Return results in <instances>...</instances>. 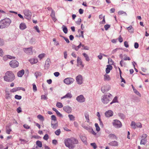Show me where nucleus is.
Here are the masks:
<instances>
[{
	"label": "nucleus",
	"instance_id": "nucleus-38",
	"mask_svg": "<svg viewBox=\"0 0 149 149\" xmlns=\"http://www.w3.org/2000/svg\"><path fill=\"white\" fill-rule=\"evenodd\" d=\"M51 118L52 121H53V122H57L56 120V117L55 116L52 115L51 116Z\"/></svg>",
	"mask_w": 149,
	"mask_h": 149
},
{
	"label": "nucleus",
	"instance_id": "nucleus-7",
	"mask_svg": "<svg viewBox=\"0 0 149 149\" xmlns=\"http://www.w3.org/2000/svg\"><path fill=\"white\" fill-rule=\"evenodd\" d=\"M9 64L10 66L13 68H15L18 66L19 63L16 60H13L10 62Z\"/></svg>",
	"mask_w": 149,
	"mask_h": 149
},
{
	"label": "nucleus",
	"instance_id": "nucleus-1",
	"mask_svg": "<svg viewBox=\"0 0 149 149\" xmlns=\"http://www.w3.org/2000/svg\"><path fill=\"white\" fill-rule=\"evenodd\" d=\"M3 77L5 81L8 82L13 81L15 78L14 74L11 71L6 72Z\"/></svg>",
	"mask_w": 149,
	"mask_h": 149
},
{
	"label": "nucleus",
	"instance_id": "nucleus-28",
	"mask_svg": "<svg viewBox=\"0 0 149 149\" xmlns=\"http://www.w3.org/2000/svg\"><path fill=\"white\" fill-rule=\"evenodd\" d=\"M81 44L80 43L79 45L77 46H76L74 45H72V47L73 49H74L76 51H77L81 47Z\"/></svg>",
	"mask_w": 149,
	"mask_h": 149
},
{
	"label": "nucleus",
	"instance_id": "nucleus-42",
	"mask_svg": "<svg viewBox=\"0 0 149 149\" xmlns=\"http://www.w3.org/2000/svg\"><path fill=\"white\" fill-rule=\"evenodd\" d=\"M68 116L70 120H74L75 117L73 115L69 114Z\"/></svg>",
	"mask_w": 149,
	"mask_h": 149
},
{
	"label": "nucleus",
	"instance_id": "nucleus-18",
	"mask_svg": "<svg viewBox=\"0 0 149 149\" xmlns=\"http://www.w3.org/2000/svg\"><path fill=\"white\" fill-rule=\"evenodd\" d=\"M51 127L54 129H56L58 127V122H53V121L51 122Z\"/></svg>",
	"mask_w": 149,
	"mask_h": 149
},
{
	"label": "nucleus",
	"instance_id": "nucleus-21",
	"mask_svg": "<svg viewBox=\"0 0 149 149\" xmlns=\"http://www.w3.org/2000/svg\"><path fill=\"white\" fill-rule=\"evenodd\" d=\"M109 144L110 146H117L118 145V142L115 141H112Z\"/></svg>",
	"mask_w": 149,
	"mask_h": 149
},
{
	"label": "nucleus",
	"instance_id": "nucleus-13",
	"mask_svg": "<svg viewBox=\"0 0 149 149\" xmlns=\"http://www.w3.org/2000/svg\"><path fill=\"white\" fill-rule=\"evenodd\" d=\"M63 110L68 113H71L72 110L71 108L68 106L64 107Z\"/></svg>",
	"mask_w": 149,
	"mask_h": 149
},
{
	"label": "nucleus",
	"instance_id": "nucleus-29",
	"mask_svg": "<svg viewBox=\"0 0 149 149\" xmlns=\"http://www.w3.org/2000/svg\"><path fill=\"white\" fill-rule=\"evenodd\" d=\"M128 31L130 33L134 32V29L132 26H130L127 28Z\"/></svg>",
	"mask_w": 149,
	"mask_h": 149
},
{
	"label": "nucleus",
	"instance_id": "nucleus-31",
	"mask_svg": "<svg viewBox=\"0 0 149 149\" xmlns=\"http://www.w3.org/2000/svg\"><path fill=\"white\" fill-rule=\"evenodd\" d=\"M131 126L132 128L135 129L136 128V123L134 121H132L131 124Z\"/></svg>",
	"mask_w": 149,
	"mask_h": 149
},
{
	"label": "nucleus",
	"instance_id": "nucleus-10",
	"mask_svg": "<svg viewBox=\"0 0 149 149\" xmlns=\"http://www.w3.org/2000/svg\"><path fill=\"white\" fill-rule=\"evenodd\" d=\"M76 100L81 103L85 101V98L83 95H80L78 96L76 99Z\"/></svg>",
	"mask_w": 149,
	"mask_h": 149
},
{
	"label": "nucleus",
	"instance_id": "nucleus-22",
	"mask_svg": "<svg viewBox=\"0 0 149 149\" xmlns=\"http://www.w3.org/2000/svg\"><path fill=\"white\" fill-rule=\"evenodd\" d=\"M24 70H22L19 71L17 73V76L19 77H22L24 74Z\"/></svg>",
	"mask_w": 149,
	"mask_h": 149
},
{
	"label": "nucleus",
	"instance_id": "nucleus-35",
	"mask_svg": "<svg viewBox=\"0 0 149 149\" xmlns=\"http://www.w3.org/2000/svg\"><path fill=\"white\" fill-rule=\"evenodd\" d=\"M56 106L59 108H61L63 107L62 103L59 102H57L56 104Z\"/></svg>",
	"mask_w": 149,
	"mask_h": 149
},
{
	"label": "nucleus",
	"instance_id": "nucleus-40",
	"mask_svg": "<svg viewBox=\"0 0 149 149\" xmlns=\"http://www.w3.org/2000/svg\"><path fill=\"white\" fill-rule=\"evenodd\" d=\"M45 54L44 53H42L39 55L38 56V57L41 60L42 59L45 57Z\"/></svg>",
	"mask_w": 149,
	"mask_h": 149
},
{
	"label": "nucleus",
	"instance_id": "nucleus-5",
	"mask_svg": "<svg viewBox=\"0 0 149 149\" xmlns=\"http://www.w3.org/2000/svg\"><path fill=\"white\" fill-rule=\"evenodd\" d=\"M24 13L25 15V17L28 19H31L32 16L31 12L28 9H25L24 10Z\"/></svg>",
	"mask_w": 149,
	"mask_h": 149
},
{
	"label": "nucleus",
	"instance_id": "nucleus-17",
	"mask_svg": "<svg viewBox=\"0 0 149 149\" xmlns=\"http://www.w3.org/2000/svg\"><path fill=\"white\" fill-rule=\"evenodd\" d=\"M15 57L14 56H12L9 55H6L4 56L3 58V60L5 61H7L8 59H12V58L15 59Z\"/></svg>",
	"mask_w": 149,
	"mask_h": 149
},
{
	"label": "nucleus",
	"instance_id": "nucleus-54",
	"mask_svg": "<svg viewBox=\"0 0 149 149\" xmlns=\"http://www.w3.org/2000/svg\"><path fill=\"white\" fill-rule=\"evenodd\" d=\"M110 27V26L109 24H106L104 26V28L106 30H107Z\"/></svg>",
	"mask_w": 149,
	"mask_h": 149
},
{
	"label": "nucleus",
	"instance_id": "nucleus-43",
	"mask_svg": "<svg viewBox=\"0 0 149 149\" xmlns=\"http://www.w3.org/2000/svg\"><path fill=\"white\" fill-rule=\"evenodd\" d=\"M37 118L39 119L42 121H43L44 120V118L40 114L38 115L37 116Z\"/></svg>",
	"mask_w": 149,
	"mask_h": 149
},
{
	"label": "nucleus",
	"instance_id": "nucleus-14",
	"mask_svg": "<svg viewBox=\"0 0 149 149\" xmlns=\"http://www.w3.org/2000/svg\"><path fill=\"white\" fill-rule=\"evenodd\" d=\"M51 63V62L49 59H47L46 60L45 65V69L47 70L49 69Z\"/></svg>",
	"mask_w": 149,
	"mask_h": 149
},
{
	"label": "nucleus",
	"instance_id": "nucleus-16",
	"mask_svg": "<svg viewBox=\"0 0 149 149\" xmlns=\"http://www.w3.org/2000/svg\"><path fill=\"white\" fill-rule=\"evenodd\" d=\"M72 97V95L70 93H68L65 96L61 98V99L65 98H71Z\"/></svg>",
	"mask_w": 149,
	"mask_h": 149
},
{
	"label": "nucleus",
	"instance_id": "nucleus-49",
	"mask_svg": "<svg viewBox=\"0 0 149 149\" xmlns=\"http://www.w3.org/2000/svg\"><path fill=\"white\" fill-rule=\"evenodd\" d=\"M91 145L93 148L94 149H96L97 148V146L95 143H92L91 144Z\"/></svg>",
	"mask_w": 149,
	"mask_h": 149
},
{
	"label": "nucleus",
	"instance_id": "nucleus-36",
	"mask_svg": "<svg viewBox=\"0 0 149 149\" xmlns=\"http://www.w3.org/2000/svg\"><path fill=\"white\" fill-rule=\"evenodd\" d=\"M36 144L38 147L41 148L42 146V143L41 141H37L36 142Z\"/></svg>",
	"mask_w": 149,
	"mask_h": 149
},
{
	"label": "nucleus",
	"instance_id": "nucleus-26",
	"mask_svg": "<svg viewBox=\"0 0 149 149\" xmlns=\"http://www.w3.org/2000/svg\"><path fill=\"white\" fill-rule=\"evenodd\" d=\"M132 88L133 89V90L134 91V92L137 95H138L139 96L141 97V94L136 90V89L134 86L132 85Z\"/></svg>",
	"mask_w": 149,
	"mask_h": 149
},
{
	"label": "nucleus",
	"instance_id": "nucleus-32",
	"mask_svg": "<svg viewBox=\"0 0 149 149\" xmlns=\"http://www.w3.org/2000/svg\"><path fill=\"white\" fill-rule=\"evenodd\" d=\"M63 29V32L65 34H66L68 33V29L64 25H63L62 27Z\"/></svg>",
	"mask_w": 149,
	"mask_h": 149
},
{
	"label": "nucleus",
	"instance_id": "nucleus-62",
	"mask_svg": "<svg viewBox=\"0 0 149 149\" xmlns=\"http://www.w3.org/2000/svg\"><path fill=\"white\" fill-rule=\"evenodd\" d=\"M118 40L120 42H123V39L121 37V36H120L119 38H118Z\"/></svg>",
	"mask_w": 149,
	"mask_h": 149
},
{
	"label": "nucleus",
	"instance_id": "nucleus-12",
	"mask_svg": "<svg viewBox=\"0 0 149 149\" xmlns=\"http://www.w3.org/2000/svg\"><path fill=\"white\" fill-rule=\"evenodd\" d=\"M110 87L109 86H104L101 88V90L102 93L108 91L110 89Z\"/></svg>",
	"mask_w": 149,
	"mask_h": 149
},
{
	"label": "nucleus",
	"instance_id": "nucleus-60",
	"mask_svg": "<svg viewBox=\"0 0 149 149\" xmlns=\"http://www.w3.org/2000/svg\"><path fill=\"white\" fill-rule=\"evenodd\" d=\"M11 131V130L9 128H8V129L7 128L6 133L8 134H9L10 131Z\"/></svg>",
	"mask_w": 149,
	"mask_h": 149
},
{
	"label": "nucleus",
	"instance_id": "nucleus-4",
	"mask_svg": "<svg viewBox=\"0 0 149 149\" xmlns=\"http://www.w3.org/2000/svg\"><path fill=\"white\" fill-rule=\"evenodd\" d=\"M65 146L70 149H73L75 147V145H73L71 139H68L64 140Z\"/></svg>",
	"mask_w": 149,
	"mask_h": 149
},
{
	"label": "nucleus",
	"instance_id": "nucleus-24",
	"mask_svg": "<svg viewBox=\"0 0 149 149\" xmlns=\"http://www.w3.org/2000/svg\"><path fill=\"white\" fill-rule=\"evenodd\" d=\"M26 28L25 24L23 23H22L20 24L19 28L22 30H23Z\"/></svg>",
	"mask_w": 149,
	"mask_h": 149
},
{
	"label": "nucleus",
	"instance_id": "nucleus-15",
	"mask_svg": "<svg viewBox=\"0 0 149 149\" xmlns=\"http://www.w3.org/2000/svg\"><path fill=\"white\" fill-rule=\"evenodd\" d=\"M113 112L111 110L106 111L105 113V116L107 117L112 116L113 115Z\"/></svg>",
	"mask_w": 149,
	"mask_h": 149
},
{
	"label": "nucleus",
	"instance_id": "nucleus-39",
	"mask_svg": "<svg viewBox=\"0 0 149 149\" xmlns=\"http://www.w3.org/2000/svg\"><path fill=\"white\" fill-rule=\"evenodd\" d=\"M146 143V139H142L141 141L140 144L141 145H145Z\"/></svg>",
	"mask_w": 149,
	"mask_h": 149
},
{
	"label": "nucleus",
	"instance_id": "nucleus-64",
	"mask_svg": "<svg viewBox=\"0 0 149 149\" xmlns=\"http://www.w3.org/2000/svg\"><path fill=\"white\" fill-rule=\"evenodd\" d=\"M23 126L24 128L26 129H29L30 128V126L26 124H24Z\"/></svg>",
	"mask_w": 149,
	"mask_h": 149
},
{
	"label": "nucleus",
	"instance_id": "nucleus-20",
	"mask_svg": "<svg viewBox=\"0 0 149 149\" xmlns=\"http://www.w3.org/2000/svg\"><path fill=\"white\" fill-rule=\"evenodd\" d=\"M50 15L52 17L53 20L55 22L56 21V19L55 17V13L54 11L52 10Z\"/></svg>",
	"mask_w": 149,
	"mask_h": 149
},
{
	"label": "nucleus",
	"instance_id": "nucleus-23",
	"mask_svg": "<svg viewBox=\"0 0 149 149\" xmlns=\"http://www.w3.org/2000/svg\"><path fill=\"white\" fill-rule=\"evenodd\" d=\"M104 81H109L111 80V78L109 75L105 74L104 75Z\"/></svg>",
	"mask_w": 149,
	"mask_h": 149
},
{
	"label": "nucleus",
	"instance_id": "nucleus-44",
	"mask_svg": "<svg viewBox=\"0 0 149 149\" xmlns=\"http://www.w3.org/2000/svg\"><path fill=\"white\" fill-rule=\"evenodd\" d=\"M117 97H114L113 100L112 102H111L110 104H112V103H115L117 102Z\"/></svg>",
	"mask_w": 149,
	"mask_h": 149
},
{
	"label": "nucleus",
	"instance_id": "nucleus-25",
	"mask_svg": "<svg viewBox=\"0 0 149 149\" xmlns=\"http://www.w3.org/2000/svg\"><path fill=\"white\" fill-rule=\"evenodd\" d=\"M71 139L73 145H74L75 144L78 143V141L77 139L74 138H71Z\"/></svg>",
	"mask_w": 149,
	"mask_h": 149
},
{
	"label": "nucleus",
	"instance_id": "nucleus-45",
	"mask_svg": "<svg viewBox=\"0 0 149 149\" xmlns=\"http://www.w3.org/2000/svg\"><path fill=\"white\" fill-rule=\"evenodd\" d=\"M61 130L60 129H58L56 130L55 132V134L57 136H58L60 135L61 133Z\"/></svg>",
	"mask_w": 149,
	"mask_h": 149
},
{
	"label": "nucleus",
	"instance_id": "nucleus-41",
	"mask_svg": "<svg viewBox=\"0 0 149 149\" xmlns=\"http://www.w3.org/2000/svg\"><path fill=\"white\" fill-rule=\"evenodd\" d=\"M95 126L96 127V130L97 132L100 131V128L99 126L97 123H95Z\"/></svg>",
	"mask_w": 149,
	"mask_h": 149
},
{
	"label": "nucleus",
	"instance_id": "nucleus-48",
	"mask_svg": "<svg viewBox=\"0 0 149 149\" xmlns=\"http://www.w3.org/2000/svg\"><path fill=\"white\" fill-rule=\"evenodd\" d=\"M118 115L122 119H124L125 118V116L122 113H118Z\"/></svg>",
	"mask_w": 149,
	"mask_h": 149
},
{
	"label": "nucleus",
	"instance_id": "nucleus-6",
	"mask_svg": "<svg viewBox=\"0 0 149 149\" xmlns=\"http://www.w3.org/2000/svg\"><path fill=\"white\" fill-rule=\"evenodd\" d=\"M113 125L116 128L121 127L122 125L121 122L117 120H114L113 121Z\"/></svg>",
	"mask_w": 149,
	"mask_h": 149
},
{
	"label": "nucleus",
	"instance_id": "nucleus-52",
	"mask_svg": "<svg viewBox=\"0 0 149 149\" xmlns=\"http://www.w3.org/2000/svg\"><path fill=\"white\" fill-rule=\"evenodd\" d=\"M15 98L17 100H20L22 98V96L20 95H16L15 96Z\"/></svg>",
	"mask_w": 149,
	"mask_h": 149
},
{
	"label": "nucleus",
	"instance_id": "nucleus-56",
	"mask_svg": "<svg viewBox=\"0 0 149 149\" xmlns=\"http://www.w3.org/2000/svg\"><path fill=\"white\" fill-rule=\"evenodd\" d=\"M85 116L86 120H88L87 121V122H88L89 121L88 115V114L86 113L85 114Z\"/></svg>",
	"mask_w": 149,
	"mask_h": 149
},
{
	"label": "nucleus",
	"instance_id": "nucleus-37",
	"mask_svg": "<svg viewBox=\"0 0 149 149\" xmlns=\"http://www.w3.org/2000/svg\"><path fill=\"white\" fill-rule=\"evenodd\" d=\"M34 74L36 78H37L38 76L41 75V73L37 71L34 73Z\"/></svg>",
	"mask_w": 149,
	"mask_h": 149
},
{
	"label": "nucleus",
	"instance_id": "nucleus-58",
	"mask_svg": "<svg viewBox=\"0 0 149 149\" xmlns=\"http://www.w3.org/2000/svg\"><path fill=\"white\" fill-rule=\"evenodd\" d=\"M89 132L92 133L94 135H95L96 134V133L93 131V130L92 128H91V130H90V131H89Z\"/></svg>",
	"mask_w": 149,
	"mask_h": 149
},
{
	"label": "nucleus",
	"instance_id": "nucleus-59",
	"mask_svg": "<svg viewBox=\"0 0 149 149\" xmlns=\"http://www.w3.org/2000/svg\"><path fill=\"white\" fill-rule=\"evenodd\" d=\"M124 56H125V57L124 59V60H130V57L128 56H127L126 55H124Z\"/></svg>",
	"mask_w": 149,
	"mask_h": 149
},
{
	"label": "nucleus",
	"instance_id": "nucleus-51",
	"mask_svg": "<svg viewBox=\"0 0 149 149\" xmlns=\"http://www.w3.org/2000/svg\"><path fill=\"white\" fill-rule=\"evenodd\" d=\"M33 91L36 92L37 91V87L34 84H33Z\"/></svg>",
	"mask_w": 149,
	"mask_h": 149
},
{
	"label": "nucleus",
	"instance_id": "nucleus-50",
	"mask_svg": "<svg viewBox=\"0 0 149 149\" xmlns=\"http://www.w3.org/2000/svg\"><path fill=\"white\" fill-rule=\"evenodd\" d=\"M118 13L119 15H121L123 14H125L126 15H127V14H126L125 12L122 10L119 11L118 12Z\"/></svg>",
	"mask_w": 149,
	"mask_h": 149
},
{
	"label": "nucleus",
	"instance_id": "nucleus-8",
	"mask_svg": "<svg viewBox=\"0 0 149 149\" xmlns=\"http://www.w3.org/2000/svg\"><path fill=\"white\" fill-rule=\"evenodd\" d=\"M32 47H30L29 48H23L24 51L28 54H31L33 53Z\"/></svg>",
	"mask_w": 149,
	"mask_h": 149
},
{
	"label": "nucleus",
	"instance_id": "nucleus-11",
	"mask_svg": "<svg viewBox=\"0 0 149 149\" xmlns=\"http://www.w3.org/2000/svg\"><path fill=\"white\" fill-rule=\"evenodd\" d=\"M76 80L77 84H81L83 83V78L81 75L80 74L78 75L76 77Z\"/></svg>",
	"mask_w": 149,
	"mask_h": 149
},
{
	"label": "nucleus",
	"instance_id": "nucleus-30",
	"mask_svg": "<svg viewBox=\"0 0 149 149\" xmlns=\"http://www.w3.org/2000/svg\"><path fill=\"white\" fill-rule=\"evenodd\" d=\"M82 127L85 129L87 130L89 132L90 131L92 128L91 127L87 126L82 125Z\"/></svg>",
	"mask_w": 149,
	"mask_h": 149
},
{
	"label": "nucleus",
	"instance_id": "nucleus-33",
	"mask_svg": "<svg viewBox=\"0 0 149 149\" xmlns=\"http://www.w3.org/2000/svg\"><path fill=\"white\" fill-rule=\"evenodd\" d=\"M83 55L85 58L86 61H88L90 60L89 58V57L87 54L85 53H83Z\"/></svg>",
	"mask_w": 149,
	"mask_h": 149
},
{
	"label": "nucleus",
	"instance_id": "nucleus-46",
	"mask_svg": "<svg viewBox=\"0 0 149 149\" xmlns=\"http://www.w3.org/2000/svg\"><path fill=\"white\" fill-rule=\"evenodd\" d=\"M81 140L84 142H86V138L85 136H81L80 137Z\"/></svg>",
	"mask_w": 149,
	"mask_h": 149
},
{
	"label": "nucleus",
	"instance_id": "nucleus-61",
	"mask_svg": "<svg viewBox=\"0 0 149 149\" xmlns=\"http://www.w3.org/2000/svg\"><path fill=\"white\" fill-rule=\"evenodd\" d=\"M139 46V44L137 42H135L134 45V48L137 49L138 48Z\"/></svg>",
	"mask_w": 149,
	"mask_h": 149
},
{
	"label": "nucleus",
	"instance_id": "nucleus-57",
	"mask_svg": "<svg viewBox=\"0 0 149 149\" xmlns=\"http://www.w3.org/2000/svg\"><path fill=\"white\" fill-rule=\"evenodd\" d=\"M43 139L45 140H47L48 139V135L47 134H46L43 137Z\"/></svg>",
	"mask_w": 149,
	"mask_h": 149
},
{
	"label": "nucleus",
	"instance_id": "nucleus-34",
	"mask_svg": "<svg viewBox=\"0 0 149 149\" xmlns=\"http://www.w3.org/2000/svg\"><path fill=\"white\" fill-rule=\"evenodd\" d=\"M78 32L79 34V37L81 36L82 38H84V36L83 35L84 32L81 31L80 29L78 30Z\"/></svg>",
	"mask_w": 149,
	"mask_h": 149
},
{
	"label": "nucleus",
	"instance_id": "nucleus-2",
	"mask_svg": "<svg viewBox=\"0 0 149 149\" xmlns=\"http://www.w3.org/2000/svg\"><path fill=\"white\" fill-rule=\"evenodd\" d=\"M11 22V20L8 18L1 20L0 21V29H2L7 27Z\"/></svg>",
	"mask_w": 149,
	"mask_h": 149
},
{
	"label": "nucleus",
	"instance_id": "nucleus-47",
	"mask_svg": "<svg viewBox=\"0 0 149 149\" xmlns=\"http://www.w3.org/2000/svg\"><path fill=\"white\" fill-rule=\"evenodd\" d=\"M77 62L78 64L81 65L82 63V62L81 59L79 58V57H78L77 58Z\"/></svg>",
	"mask_w": 149,
	"mask_h": 149
},
{
	"label": "nucleus",
	"instance_id": "nucleus-3",
	"mask_svg": "<svg viewBox=\"0 0 149 149\" xmlns=\"http://www.w3.org/2000/svg\"><path fill=\"white\" fill-rule=\"evenodd\" d=\"M112 95L109 93H107L102 96L101 97V101L104 104H107L108 103L109 101L112 100L111 97Z\"/></svg>",
	"mask_w": 149,
	"mask_h": 149
},
{
	"label": "nucleus",
	"instance_id": "nucleus-55",
	"mask_svg": "<svg viewBox=\"0 0 149 149\" xmlns=\"http://www.w3.org/2000/svg\"><path fill=\"white\" fill-rule=\"evenodd\" d=\"M81 20L80 18H79L78 20L76 22V23L78 25L80 24Z\"/></svg>",
	"mask_w": 149,
	"mask_h": 149
},
{
	"label": "nucleus",
	"instance_id": "nucleus-53",
	"mask_svg": "<svg viewBox=\"0 0 149 149\" xmlns=\"http://www.w3.org/2000/svg\"><path fill=\"white\" fill-rule=\"evenodd\" d=\"M136 127H138L141 128L142 127V125L140 123H136Z\"/></svg>",
	"mask_w": 149,
	"mask_h": 149
},
{
	"label": "nucleus",
	"instance_id": "nucleus-9",
	"mask_svg": "<svg viewBox=\"0 0 149 149\" xmlns=\"http://www.w3.org/2000/svg\"><path fill=\"white\" fill-rule=\"evenodd\" d=\"M74 81V79L70 77L67 78L64 80V82L67 84H72Z\"/></svg>",
	"mask_w": 149,
	"mask_h": 149
},
{
	"label": "nucleus",
	"instance_id": "nucleus-27",
	"mask_svg": "<svg viewBox=\"0 0 149 149\" xmlns=\"http://www.w3.org/2000/svg\"><path fill=\"white\" fill-rule=\"evenodd\" d=\"M109 137L110 138L112 139H117V138L116 136L114 134H110L109 135Z\"/></svg>",
	"mask_w": 149,
	"mask_h": 149
},
{
	"label": "nucleus",
	"instance_id": "nucleus-19",
	"mask_svg": "<svg viewBox=\"0 0 149 149\" xmlns=\"http://www.w3.org/2000/svg\"><path fill=\"white\" fill-rule=\"evenodd\" d=\"M107 68L106 69V72L107 74H108L110 71L112 69V66L111 65H107Z\"/></svg>",
	"mask_w": 149,
	"mask_h": 149
},
{
	"label": "nucleus",
	"instance_id": "nucleus-63",
	"mask_svg": "<svg viewBox=\"0 0 149 149\" xmlns=\"http://www.w3.org/2000/svg\"><path fill=\"white\" fill-rule=\"evenodd\" d=\"M34 29L36 30L39 33L40 32V31L39 30V28L37 26H34Z\"/></svg>",
	"mask_w": 149,
	"mask_h": 149
}]
</instances>
